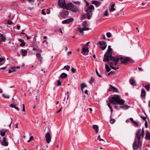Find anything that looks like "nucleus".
Listing matches in <instances>:
<instances>
[{"label":"nucleus","mask_w":150,"mask_h":150,"mask_svg":"<svg viewBox=\"0 0 150 150\" xmlns=\"http://www.w3.org/2000/svg\"><path fill=\"white\" fill-rule=\"evenodd\" d=\"M144 132L143 129L142 130L139 129L137 131L136 133L135 141L133 144L132 147L133 150H137L138 149L141 147L142 143L140 141L141 138L144 137Z\"/></svg>","instance_id":"f257e3e1"},{"label":"nucleus","mask_w":150,"mask_h":150,"mask_svg":"<svg viewBox=\"0 0 150 150\" xmlns=\"http://www.w3.org/2000/svg\"><path fill=\"white\" fill-rule=\"evenodd\" d=\"M109 101L111 103L114 105L119 104L120 105H123L125 102V101L120 99V96L118 95H115L114 96L110 98Z\"/></svg>","instance_id":"f03ea898"},{"label":"nucleus","mask_w":150,"mask_h":150,"mask_svg":"<svg viewBox=\"0 0 150 150\" xmlns=\"http://www.w3.org/2000/svg\"><path fill=\"white\" fill-rule=\"evenodd\" d=\"M94 7L93 5H91L89 6L86 9L85 11L86 13V14L87 18L88 19H90L91 18L92 15V10L94 9Z\"/></svg>","instance_id":"7ed1b4c3"},{"label":"nucleus","mask_w":150,"mask_h":150,"mask_svg":"<svg viewBox=\"0 0 150 150\" xmlns=\"http://www.w3.org/2000/svg\"><path fill=\"white\" fill-rule=\"evenodd\" d=\"M119 58L120 60L121 64H126L127 63H129L131 61V58L128 57L123 56Z\"/></svg>","instance_id":"20e7f679"},{"label":"nucleus","mask_w":150,"mask_h":150,"mask_svg":"<svg viewBox=\"0 0 150 150\" xmlns=\"http://www.w3.org/2000/svg\"><path fill=\"white\" fill-rule=\"evenodd\" d=\"M98 44L100 45V48L102 50H104L107 47L106 42L104 41H99Z\"/></svg>","instance_id":"39448f33"},{"label":"nucleus","mask_w":150,"mask_h":150,"mask_svg":"<svg viewBox=\"0 0 150 150\" xmlns=\"http://www.w3.org/2000/svg\"><path fill=\"white\" fill-rule=\"evenodd\" d=\"M119 59V58L117 57H110V60L112 61L110 62H112V64H113V65H116L117 64Z\"/></svg>","instance_id":"423d86ee"},{"label":"nucleus","mask_w":150,"mask_h":150,"mask_svg":"<svg viewBox=\"0 0 150 150\" xmlns=\"http://www.w3.org/2000/svg\"><path fill=\"white\" fill-rule=\"evenodd\" d=\"M89 51L88 48V47L84 46L82 48L81 53L84 55H87L88 54Z\"/></svg>","instance_id":"0eeeda50"},{"label":"nucleus","mask_w":150,"mask_h":150,"mask_svg":"<svg viewBox=\"0 0 150 150\" xmlns=\"http://www.w3.org/2000/svg\"><path fill=\"white\" fill-rule=\"evenodd\" d=\"M58 5L61 8H65L66 6L65 0H59L58 2Z\"/></svg>","instance_id":"6e6552de"},{"label":"nucleus","mask_w":150,"mask_h":150,"mask_svg":"<svg viewBox=\"0 0 150 150\" xmlns=\"http://www.w3.org/2000/svg\"><path fill=\"white\" fill-rule=\"evenodd\" d=\"M45 137L46 142L48 144L51 141V139L52 138V137L50 133H47L45 134Z\"/></svg>","instance_id":"1a4fd4ad"},{"label":"nucleus","mask_w":150,"mask_h":150,"mask_svg":"<svg viewBox=\"0 0 150 150\" xmlns=\"http://www.w3.org/2000/svg\"><path fill=\"white\" fill-rule=\"evenodd\" d=\"M112 57L111 55H110L107 53H105L104 54V58L103 59V61L105 62L106 61L109 62V59L110 60L111 57Z\"/></svg>","instance_id":"9d476101"},{"label":"nucleus","mask_w":150,"mask_h":150,"mask_svg":"<svg viewBox=\"0 0 150 150\" xmlns=\"http://www.w3.org/2000/svg\"><path fill=\"white\" fill-rule=\"evenodd\" d=\"M109 86H110V88L109 89H108V91H112L113 92H118V91L117 88L115 87L110 84Z\"/></svg>","instance_id":"9b49d317"},{"label":"nucleus","mask_w":150,"mask_h":150,"mask_svg":"<svg viewBox=\"0 0 150 150\" xmlns=\"http://www.w3.org/2000/svg\"><path fill=\"white\" fill-rule=\"evenodd\" d=\"M1 141V144L3 146H7L8 145V144L6 141V139L5 137H3L2 140H0Z\"/></svg>","instance_id":"f8f14e48"},{"label":"nucleus","mask_w":150,"mask_h":150,"mask_svg":"<svg viewBox=\"0 0 150 150\" xmlns=\"http://www.w3.org/2000/svg\"><path fill=\"white\" fill-rule=\"evenodd\" d=\"M74 20L73 18H70L66 19L65 20L63 21H62V23L64 24H69L71 22L73 21Z\"/></svg>","instance_id":"ddd939ff"},{"label":"nucleus","mask_w":150,"mask_h":150,"mask_svg":"<svg viewBox=\"0 0 150 150\" xmlns=\"http://www.w3.org/2000/svg\"><path fill=\"white\" fill-rule=\"evenodd\" d=\"M73 5H74L72 3H70L68 4L67 5H66V6L64 8L67 10H71L72 8H73L72 7H73Z\"/></svg>","instance_id":"4468645a"},{"label":"nucleus","mask_w":150,"mask_h":150,"mask_svg":"<svg viewBox=\"0 0 150 150\" xmlns=\"http://www.w3.org/2000/svg\"><path fill=\"white\" fill-rule=\"evenodd\" d=\"M71 10L72 11L76 12L79 11V6H76L73 5V7Z\"/></svg>","instance_id":"2eb2a0df"},{"label":"nucleus","mask_w":150,"mask_h":150,"mask_svg":"<svg viewBox=\"0 0 150 150\" xmlns=\"http://www.w3.org/2000/svg\"><path fill=\"white\" fill-rule=\"evenodd\" d=\"M115 5V3L112 2L110 5L111 6L110 8V11L112 12L115 10V9L114 8Z\"/></svg>","instance_id":"dca6fc26"},{"label":"nucleus","mask_w":150,"mask_h":150,"mask_svg":"<svg viewBox=\"0 0 150 150\" xmlns=\"http://www.w3.org/2000/svg\"><path fill=\"white\" fill-rule=\"evenodd\" d=\"M92 4H95L96 7H98L101 5V3L98 1L94 0L93 1Z\"/></svg>","instance_id":"f3484780"},{"label":"nucleus","mask_w":150,"mask_h":150,"mask_svg":"<svg viewBox=\"0 0 150 150\" xmlns=\"http://www.w3.org/2000/svg\"><path fill=\"white\" fill-rule=\"evenodd\" d=\"M7 130L4 129H2L0 130V135L2 136H4L6 134V132Z\"/></svg>","instance_id":"a211bd4d"},{"label":"nucleus","mask_w":150,"mask_h":150,"mask_svg":"<svg viewBox=\"0 0 150 150\" xmlns=\"http://www.w3.org/2000/svg\"><path fill=\"white\" fill-rule=\"evenodd\" d=\"M69 12L66 11L64 12H62L61 13L62 16L64 18H66L69 14Z\"/></svg>","instance_id":"6ab92c4d"},{"label":"nucleus","mask_w":150,"mask_h":150,"mask_svg":"<svg viewBox=\"0 0 150 150\" xmlns=\"http://www.w3.org/2000/svg\"><path fill=\"white\" fill-rule=\"evenodd\" d=\"M36 56L38 59L40 61V62L41 63H42V57L41 56V54L39 53H37L36 54Z\"/></svg>","instance_id":"aec40b11"},{"label":"nucleus","mask_w":150,"mask_h":150,"mask_svg":"<svg viewBox=\"0 0 150 150\" xmlns=\"http://www.w3.org/2000/svg\"><path fill=\"white\" fill-rule=\"evenodd\" d=\"M146 94V91L144 90L143 88L142 89L141 93V97L142 98H145Z\"/></svg>","instance_id":"412c9836"},{"label":"nucleus","mask_w":150,"mask_h":150,"mask_svg":"<svg viewBox=\"0 0 150 150\" xmlns=\"http://www.w3.org/2000/svg\"><path fill=\"white\" fill-rule=\"evenodd\" d=\"M93 129L95 130L96 133L97 134L98 133V125H93Z\"/></svg>","instance_id":"4be33fe9"},{"label":"nucleus","mask_w":150,"mask_h":150,"mask_svg":"<svg viewBox=\"0 0 150 150\" xmlns=\"http://www.w3.org/2000/svg\"><path fill=\"white\" fill-rule=\"evenodd\" d=\"M68 76V75L64 73H62L60 76V77L62 79H64Z\"/></svg>","instance_id":"5701e85b"},{"label":"nucleus","mask_w":150,"mask_h":150,"mask_svg":"<svg viewBox=\"0 0 150 150\" xmlns=\"http://www.w3.org/2000/svg\"><path fill=\"white\" fill-rule=\"evenodd\" d=\"M0 38L1 40L3 42H4L6 40L5 37L3 35V34L0 33Z\"/></svg>","instance_id":"b1692460"},{"label":"nucleus","mask_w":150,"mask_h":150,"mask_svg":"<svg viewBox=\"0 0 150 150\" xmlns=\"http://www.w3.org/2000/svg\"><path fill=\"white\" fill-rule=\"evenodd\" d=\"M109 65L110 66V67L113 69L114 70H116V69H118L119 68V67H114L113 66V64H112V62H110L109 63Z\"/></svg>","instance_id":"393cba45"},{"label":"nucleus","mask_w":150,"mask_h":150,"mask_svg":"<svg viewBox=\"0 0 150 150\" xmlns=\"http://www.w3.org/2000/svg\"><path fill=\"white\" fill-rule=\"evenodd\" d=\"M16 67H11V68L9 69L8 70V73H11L13 72H14L15 71V69H16Z\"/></svg>","instance_id":"a878e982"},{"label":"nucleus","mask_w":150,"mask_h":150,"mask_svg":"<svg viewBox=\"0 0 150 150\" xmlns=\"http://www.w3.org/2000/svg\"><path fill=\"white\" fill-rule=\"evenodd\" d=\"M129 82L131 85L133 86H135L136 83L134 80L133 79H130Z\"/></svg>","instance_id":"bb28decb"},{"label":"nucleus","mask_w":150,"mask_h":150,"mask_svg":"<svg viewBox=\"0 0 150 150\" xmlns=\"http://www.w3.org/2000/svg\"><path fill=\"white\" fill-rule=\"evenodd\" d=\"M5 61V59L2 57L0 58V65L3 64Z\"/></svg>","instance_id":"cd10ccee"},{"label":"nucleus","mask_w":150,"mask_h":150,"mask_svg":"<svg viewBox=\"0 0 150 150\" xmlns=\"http://www.w3.org/2000/svg\"><path fill=\"white\" fill-rule=\"evenodd\" d=\"M87 87V85L84 83H82L81 84V91H82V92H83V88L84 87Z\"/></svg>","instance_id":"c85d7f7f"},{"label":"nucleus","mask_w":150,"mask_h":150,"mask_svg":"<svg viewBox=\"0 0 150 150\" xmlns=\"http://www.w3.org/2000/svg\"><path fill=\"white\" fill-rule=\"evenodd\" d=\"M112 48H110V49H108L107 51L105 53L112 56Z\"/></svg>","instance_id":"c756f323"},{"label":"nucleus","mask_w":150,"mask_h":150,"mask_svg":"<svg viewBox=\"0 0 150 150\" xmlns=\"http://www.w3.org/2000/svg\"><path fill=\"white\" fill-rule=\"evenodd\" d=\"M10 106L12 108L16 109L17 110H19V108L16 106V104H11L10 105Z\"/></svg>","instance_id":"7c9ffc66"},{"label":"nucleus","mask_w":150,"mask_h":150,"mask_svg":"<svg viewBox=\"0 0 150 150\" xmlns=\"http://www.w3.org/2000/svg\"><path fill=\"white\" fill-rule=\"evenodd\" d=\"M105 68L107 72L110 71L111 70L110 68L109 67L108 65L105 64Z\"/></svg>","instance_id":"2f4dec72"},{"label":"nucleus","mask_w":150,"mask_h":150,"mask_svg":"<svg viewBox=\"0 0 150 150\" xmlns=\"http://www.w3.org/2000/svg\"><path fill=\"white\" fill-rule=\"evenodd\" d=\"M21 51L22 53V55L23 56H25L27 54V52L26 50L22 49Z\"/></svg>","instance_id":"473e14b6"},{"label":"nucleus","mask_w":150,"mask_h":150,"mask_svg":"<svg viewBox=\"0 0 150 150\" xmlns=\"http://www.w3.org/2000/svg\"><path fill=\"white\" fill-rule=\"evenodd\" d=\"M145 138L147 139H150V133L148 132H147L146 134Z\"/></svg>","instance_id":"72a5a7b5"},{"label":"nucleus","mask_w":150,"mask_h":150,"mask_svg":"<svg viewBox=\"0 0 150 150\" xmlns=\"http://www.w3.org/2000/svg\"><path fill=\"white\" fill-rule=\"evenodd\" d=\"M78 30L79 31V32L82 35H83L84 33V30L82 29V28H78Z\"/></svg>","instance_id":"f704fd0d"},{"label":"nucleus","mask_w":150,"mask_h":150,"mask_svg":"<svg viewBox=\"0 0 150 150\" xmlns=\"http://www.w3.org/2000/svg\"><path fill=\"white\" fill-rule=\"evenodd\" d=\"M129 108V106L128 105H123V106H120V108H125L126 109H128Z\"/></svg>","instance_id":"c9c22d12"},{"label":"nucleus","mask_w":150,"mask_h":150,"mask_svg":"<svg viewBox=\"0 0 150 150\" xmlns=\"http://www.w3.org/2000/svg\"><path fill=\"white\" fill-rule=\"evenodd\" d=\"M70 68V67L68 65L65 66L64 67V69H66L67 71H69V70Z\"/></svg>","instance_id":"e433bc0d"},{"label":"nucleus","mask_w":150,"mask_h":150,"mask_svg":"<svg viewBox=\"0 0 150 150\" xmlns=\"http://www.w3.org/2000/svg\"><path fill=\"white\" fill-rule=\"evenodd\" d=\"M87 22L86 21H84L82 23V25L84 27H86L87 26Z\"/></svg>","instance_id":"4c0bfd02"},{"label":"nucleus","mask_w":150,"mask_h":150,"mask_svg":"<svg viewBox=\"0 0 150 150\" xmlns=\"http://www.w3.org/2000/svg\"><path fill=\"white\" fill-rule=\"evenodd\" d=\"M144 88L148 91H149L150 86L149 85H147L144 86Z\"/></svg>","instance_id":"58836bf2"},{"label":"nucleus","mask_w":150,"mask_h":150,"mask_svg":"<svg viewBox=\"0 0 150 150\" xmlns=\"http://www.w3.org/2000/svg\"><path fill=\"white\" fill-rule=\"evenodd\" d=\"M2 95L5 98H9V96L7 94H3Z\"/></svg>","instance_id":"ea45409f"},{"label":"nucleus","mask_w":150,"mask_h":150,"mask_svg":"<svg viewBox=\"0 0 150 150\" xmlns=\"http://www.w3.org/2000/svg\"><path fill=\"white\" fill-rule=\"evenodd\" d=\"M94 81V79L92 77H91V79L90 80L89 83H93Z\"/></svg>","instance_id":"a19ab883"},{"label":"nucleus","mask_w":150,"mask_h":150,"mask_svg":"<svg viewBox=\"0 0 150 150\" xmlns=\"http://www.w3.org/2000/svg\"><path fill=\"white\" fill-rule=\"evenodd\" d=\"M34 139V137L33 136H32L30 137V139L28 140L27 142H30L32 140H33Z\"/></svg>","instance_id":"79ce46f5"},{"label":"nucleus","mask_w":150,"mask_h":150,"mask_svg":"<svg viewBox=\"0 0 150 150\" xmlns=\"http://www.w3.org/2000/svg\"><path fill=\"white\" fill-rule=\"evenodd\" d=\"M97 139L99 140V141H103L104 142V140L103 139H101L100 135H99L97 138Z\"/></svg>","instance_id":"37998d69"},{"label":"nucleus","mask_w":150,"mask_h":150,"mask_svg":"<svg viewBox=\"0 0 150 150\" xmlns=\"http://www.w3.org/2000/svg\"><path fill=\"white\" fill-rule=\"evenodd\" d=\"M106 36L108 38H109L111 36V35L110 33L108 32L106 33Z\"/></svg>","instance_id":"c03bdc74"},{"label":"nucleus","mask_w":150,"mask_h":150,"mask_svg":"<svg viewBox=\"0 0 150 150\" xmlns=\"http://www.w3.org/2000/svg\"><path fill=\"white\" fill-rule=\"evenodd\" d=\"M104 15L105 16H107L108 15V10H106L104 12Z\"/></svg>","instance_id":"a18cd8bd"},{"label":"nucleus","mask_w":150,"mask_h":150,"mask_svg":"<svg viewBox=\"0 0 150 150\" xmlns=\"http://www.w3.org/2000/svg\"><path fill=\"white\" fill-rule=\"evenodd\" d=\"M90 29V28L88 27H83L82 28V29L84 31L89 30Z\"/></svg>","instance_id":"49530a36"},{"label":"nucleus","mask_w":150,"mask_h":150,"mask_svg":"<svg viewBox=\"0 0 150 150\" xmlns=\"http://www.w3.org/2000/svg\"><path fill=\"white\" fill-rule=\"evenodd\" d=\"M71 72L72 73L74 74L76 72V69L73 68H72L71 69Z\"/></svg>","instance_id":"de8ad7c7"},{"label":"nucleus","mask_w":150,"mask_h":150,"mask_svg":"<svg viewBox=\"0 0 150 150\" xmlns=\"http://www.w3.org/2000/svg\"><path fill=\"white\" fill-rule=\"evenodd\" d=\"M57 86H61V83L60 81L59 80H58L57 81Z\"/></svg>","instance_id":"09e8293b"},{"label":"nucleus","mask_w":150,"mask_h":150,"mask_svg":"<svg viewBox=\"0 0 150 150\" xmlns=\"http://www.w3.org/2000/svg\"><path fill=\"white\" fill-rule=\"evenodd\" d=\"M96 74H97V76H98L99 77H101V75H100V74H99V73H98V71H97V69H96Z\"/></svg>","instance_id":"8fccbe9b"},{"label":"nucleus","mask_w":150,"mask_h":150,"mask_svg":"<svg viewBox=\"0 0 150 150\" xmlns=\"http://www.w3.org/2000/svg\"><path fill=\"white\" fill-rule=\"evenodd\" d=\"M110 122L111 124H113L115 122V120L114 119H111L110 120Z\"/></svg>","instance_id":"3c124183"},{"label":"nucleus","mask_w":150,"mask_h":150,"mask_svg":"<svg viewBox=\"0 0 150 150\" xmlns=\"http://www.w3.org/2000/svg\"><path fill=\"white\" fill-rule=\"evenodd\" d=\"M23 105V109L22 110L23 111L25 112V105L24 104H23L22 105Z\"/></svg>","instance_id":"603ef678"},{"label":"nucleus","mask_w":150,"mask_h":150,"mask_svg":"<svg viewBox=\"0 0 150 150\" xmlns=\"http://www.w3.org/2000/svg\"><path fill=\"white\" fill-rule=\"evenodd\" d=\"M42 13L44 15H45L46 14V13L45 12L44 9H43L42 10Z\"/></svg>","instance_id":"864d4df0"},{"label":"nucleus","mask_w":150,"mask_h":150,"mask_svg":"<svg viewBox=\"0 0 150 150\" xmlns=\"http://www.w3.org/2000/svg\"><path fill=\"white\" fill-rule=\"evenodd\" d=\"M66 95H67V100H68L69 97V92L68 91H67V93L66 94Z\"/></svg>","instance_id":"5fc2aeb1"},{"label":"nucleus","mask_w":150,"mask_h":150,"mask_svg":"<svg viewBox=\"0 0 150 150\" xmlns=\"http://www.w3.org/2000/svg\"><path fill=\"white\" fill-rule=\"evenodd\" d=\"M25 45V43L24 42H22L20 45V46L22 47L23 46Z\"/></svg>","instance_id":"6e6d98bb"},{"label":"nucleus","mask_w":150,"mask_h":150,"mask_svg":"<svg viewBox=\"0 0 150 150\" xmlns=\"http://www.w3.org/2000/svg\"><path fill=\"white\" fill-rule=\"evenodd\" d=\"M132 122L136 126H138V123L136 121H134L133 122Z\"/></svg>","instance_id":"4d7b16f0"},{"label":"nucleus","mask_w":150,"mask_h":150,"mask_svg":"<svg viewBox=\"0 0 150 150\" xmlns=\"http://www.w3.org/2000/svg\"><path fill=\"white\" fill-rule=\"evenodd\" d=\"M141 117L142 118V119L144 120V121H146V117H143V116H141Z\"/></svg>","instance_id":"13d9d810"},{"label":"nucleus","mask_w":150,"mask_h":150,"mask_svg":"<svg viewBox=\"0 0 150 150\" xmlns=\"http://www.w3.org/2000/svg\"><path fill=\"white\" fill-rule=\"evenodd\" d=\"M7 23L8 24L11 25L12 24V22L11 21H8Z\"/></svg>","instance_id":"bf43d9fd"},{"label":"nucleus","mask_w":150,"mask_h":150,"mask_svg":"<svg viewBox=\"0 0 150 150\" xmlns=\"http://www.w3.org/2000/svg\"><path fill=\"white\" fill-rule=\"evenodd\" d=\"M10 118H11V121H10V125H9V126L10 127H11V123L12 122V119L11 118V117H10Z\"/></svg>","instance_id":"052dcab7"},{"label":"nucleus","mask_w":150,"mask_h":150,"mask_svg":"<svg viewBox=\"0 0 150 150\" xmlns=\"http://www.w3.org/2000/svg\"><path fill=\"white\" fill-rule=\"evenodd\" d=\"M101 38L102 39H104L105 40V35H102L101 37Z\"/></svg>","instance_id":"680f3d73"},{"label":"nucleus","mask_w":150,"mask_h":150,"mask_svg":"<svg viewBox=\"0 0 150 150\" xmlns=\"http://www.w3.org/2000/svg\"><path fill=\"white\" fill-rule=\"evenodd\" d=\"M108 105L110 108H112V107L110 105V104L109 103H108Z\"/></svg>","instance_id":"e2e57ef3"},{"label":"nucleus","mask_w":150,"mask_h":150,"mask_svg":"<svg viewBox=\"0 0 150 150\" xmlns=\"http://www.w3.org/2000/svg\"><path fill=\"white\" fill-rule=\"evenodd\" d=\"M114 107L116 109H119V108L117 105H115L114 106Z\"/></svg>","instance_id":"0e129e2a"},{"label":"nucleus","mask_w":150,"mask_h":150,"mask_svg":"<svg viewBox=\"0 0 150 150\" xmlns=\"http://www.w3.org/2000/svg\"><path fill=\"white\" fill-rule=\"evenodd\" d=\"M113 74V72L111 71V72H109V73H108L107 75L108 76H109L111 74Z\"/></svg>","instance_id":"69168bd1"},{"label":"nucleus","mask_w":150,"mask_h":150,"mask_svg":"<svg viewBox=\"0 0 150 150\" xmlns=\"http://www.w3.org/2000/svg\"><path fill=\"white\" fill-rule=\"evenodd\" d=\"M6 66L0 68V69L4 70V69H6Z\"/></svg>","instance_id":"338daca9"},{"label":"nucleus","mask_w":150,"mask_h":150,"mask_svg":"<svg viewBox=\"0 0 150 150\" xmlns=\"http://www.w3.org/2000/svg\"><path fill=\"white\" fill-rule=\"evenodd\" d=\"M145 125L146 127H147V123L146 121L145 122Z\"/></svg>","instance_id":"774afa93"}]
</instances>
